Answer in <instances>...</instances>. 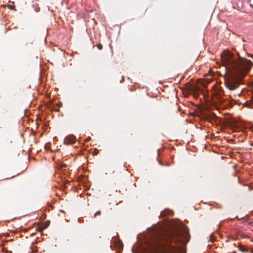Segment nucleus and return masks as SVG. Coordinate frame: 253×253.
Segmentation results:
<instances>
[{
	"label": "nucleus",
	"mask_w": 253,
	"mask_h": 253,
	"mask_svg": "<svg viewBox=\"0 0 253 253\" xmlns=\"http://www.w3.org/2000/svg\"><path fill=\"white\" fill-rule=\"evenodd\" d=\"M184 233L177 229L170 232L153 231L152 237L140 245V253H186L185 245L189 240L188 229Z\"/></svg>",
	"instance_id": "obj_1"
},
{
	"label": "nucleus",
	"mask_w": 253,
	"mask_h": 253,
	"mask_svg": "<svg viewBox=\"0 0 253 253\" xmlns=\"http://www.w3.org/2000/svg\"><path fill=\"white\" fill-rule=\"evenodd\" d=\"M221 58L226 68V86L230 90H234L237 87V61L234 54L229 50L222 53Z\"/></svg>",
	"instance_id": "obj_2"
},
{
	"label": "nucleus",
	"mask_w": 253,
	"mask_h": 253,
	"mask_svg": "<svg viewBox=\"0 0 253 253\" xmlns=\"http://www.w3.org/2000/svg\"><path fill=\"white\" fill-rule=\"evenodd\" d=\"M253 65V62L246 59L245 57H241L238 54V89L241 90L240 94L238 96H244L245 88L240 87V85L249 86L253 88V82L249 84L248 82L242 80L248 74L251 67Z\"/></svg>",
	"instance_id": "obj_3"
},
{
	"label": "nucleus",
	"mask_w": 253,
	"mask_h": 253,
	"mask_svg": "<svg viewBox=\"0 0 253 253\" xmlns=\"http://www.w3.org/2000/svg\"><path fill=\"white\" fill-rule=\"evenodd\" d=\"M224 92L221 88L216 85L213 87L211 92L212 99L214 103L216 105H222L225 102V99L223 98Z\"/></svg>",
	"instance_id": "obj_4"
},
{
	"label": "nucleus",
	"mask_w": 253,
	"mask_h": 253,
	"mask_svg": "<svg viewBox=\"0 0 253 253\" xmlns=\"http://www.w3.org/2000/svg\"><path fill=\"white\" fill-rule=\"evenodd\" d=\"M238 142H243L246 138L245 130L248 126H247L245 122L242 121L238 117Z\"/></svg>",
	"instance_id": "obj_5"
},
{
	"label": "nucleus",
	"mask_w": 253,
	"mask_h": 253,
	"mask_svg": "<svg viewBox=\"0 0 253 253\" xmlns=\"http://www.w3.org/2000/svg\"><path fill=\"white\" fill-rule=\"evenodd\" d=\"M227 125L234 132L237 131V121L235 119L231 118L227 121Z\"/></svg>",
	"instance_id": "obj_6"
},
{
	"label": "nucleus",
	"mask_w": 253,
	"mask_h": 253,
	"mask_svg": "<svg viewBox=\"0 0 253 253\" xmlns=\"http://www.w3.org/2000/svg\"><path fill=\"white\" fill-rule=\"evenodd\" d=\"M76 141V137L73 135H69L66 136L64 139L66 144L70 145L74 144Z\"/></svg>",
	"instance_id": "obj_7"
},
{
	"label": "nucleus",
	"mask_w": 253,
	"mask_h": 253,
	"mask_svg": "<svg viewBox=\"0 0 253 253\" xmlns=\"http://www.w3.org/2000/svg\"><path fill=\"white\" fill-rule=\"evenodd\" d=\"M113 238L114 246L119 250V252H121L123 247V243L120 240L116 239L115 237H113Z\"/></svg>",
	"instance_id": "obj_8"
},
{
	"label": "nucleus",
	"mask_w": 253,
	"mask_h": 253,
	"mask_svg": "<svg viewBox=\"0 0 253 253\" xmlns=\"http://www.w3.org/2000/svg\"><path fill=\"white\" fill-rule=\"evenodd\" d=\"M173 215V212L169 209H165L163 211H162L160 213V216L162 217L167 215L172 216Z\"/></svg>",
	"instance_id": "obj_9"
},
{
	"label": "nucleus",
	"mask_w": 253,
	"mask_h": 253,
	"mask_svg": "<svg viewBox=\"0 0 253 253\" xmlns=\"http://www.w3.org/2000/svg\"><path fill=\"white\" fill-rule=\"evenodd\" d=\"M238 250L243 253H246L248 252V248L244 245L240 244L238 243Z\"/></svg>",
	"instance_id": "obj_10"
},
{
	"label": "nucleus",
	"mask_w": 253,
	"mask_h": 253,
	"mask_svg": "<svg viewBox=\"0 0 253 253\" xmlns=\"http://www.w3.org/2000/svg\"><path fill=\"white\" fill-rule=\"evenodd\" d=\"M209 241L211 242H213L215 241V237L214 236L213 233L210 235Z\"/></svg>",
	"instance_id": "obj_11"
},
{
	"label": "nucleus",
	"mask_w": 253,
	"mask_h": 253,
	"mask_svg": "<svg viewBox=\"0 0 253 253\" xmlns=\"http://www.w3.org/2000/svg\"><path fill=\"white\" fill-rule=\"evenodd\" d=\"M97 46L99 50H101L102 49V45L101 44H98Z\"/></svg>",
	"instance_id": "obj_12"
},
{
	"label": "nucleus",
	"mask_w": 253,
	"mask_h": 253,
	"mask_svg": "<svg viewBox=\"0 0 253 253\" xmlns=\"http://www.w3.org/2000/svg\"><path fill=\"white\" fill-rule=\"evenodd\" d=\"M249 105L250 104L248 101H247L245 103H244V105L246 107H249Z\"/></svg>",
	"instance_id": "obj_13"
},
{
	"label": "nucleus",
	"mask_w": 253,
	"mask_h": 253,
	"mask_svg": "<svg viewBox=\"0 0 253 253\" xmlns=\"http://www.w3.org/2000/svg\"><path fill=\"white\" fill-rule=\"evenodd\" d=\"M100 211H97L95 214H94V217H96V216L100 214Z\"/></svg>",
	"instance_id": "obj_14"
},
{
	"label": "nucleus",
	"mask_w": 253,
	"mask_h": 253,
	"mask_svg": "<svg viewBox=\"0 0 253 253\" xmlns=\"http://www.w3.org/2000/svg\"><path fill=\"white\" fill-rule=\"evenodd\" d=\"M8 7L11 10H14V7L13 6H11V5H9Z\"/></svg>",
	"instance_id": "obj_15"
},
{
	"label": "nucleus",
	"mask_w": 253,
	"mask_h": 253,
	"mask_svg": "<svg viewBox=\"0 0 253 253\" xmlns=\"http://www.w3.org/2000/svg\"><path fill=\"white\" fill-rule=\"evenodd\" d=\"M131 251L132 252V253H135V249L134 248V247H132V249H131Z\"/></svg>",
	"instance_id": "obj_16"
},
{
	"label": "nucleus",
	"mask_w": 253,
	"mask_h": 253,
	"mask_svg": "<svg viewBox=\"0 0 253 253\" xmlns=\"http://www.w3.org/2000/svg\"><path fill=\"white\" fill-rule=\"evenodd\" d=\"M242 104V102H239V100H238V106L240 105V104Z\"/></svg>",
	"instance_id": "obj_17"
},
{
	"label": "nucleus",
	"mask_w": 253,
	"mask_h": 253,
	"mask_svg": "<svg viewBox=\"0 0 253 253\" xmlns=\"http://www.w3.org/2000/svg\"><path fill=\"white\" fill-rule=\"evenodd\" d=\"M251 129L253 132V125L251 127Z\"/></svg>",
	"instance_id": "obj_18"
},
{
	"label": "nucleus",
	"mask_w": 253,
	"mask_h": 253,
	"mask_svg": "<svg viewBox=\"0 0 253 253\" xmlns=\"http://www.w3.org/2000/svg\"><path fill=\"white\" fill-rule=\"evenodd\" d=\"M62 106V103L61 102H60V103H59V107H61Z\"/></svg>",
	"instance_id": "obj_19"
},
{
	"label": "nucleus",
	"mask_w": 253,
	"mask_h": 253,
	"mask_svg": "<svg viewBox=\"0 0 253 253\" xmlns=\"http://www.w3.org/2000/svg\"><path fill=\"white\" fill-rule=\"evenodd\" d=\"M238 183H241L240 178L238 177Z\"/></svg>",
	"instance_id": "obj_20"
},
{
	"label": "nucleus",
	"mask_w": 253,
	"mask_h": 253,
	"mask_svg": "<svg viewBox=\"0 0 253 253\" xmlns=\"http://www.w3.org/2000/svg\"><path fill=\"white\" fill-rule=\"evenodd\" d=\"M236 166H237V165H236V164H235V165H234L233 166V167H234V168H236Z\"/></svg>",
	"instance_id": "obj_21"
},
{
	"label": "nucleus",
	"mask_w": 253,
	"mask_h": 253,
	"mask_svg": "<svg viewBox=\"0 0 253 253\" xmlns=\"http://www.w3.org/2000/svg\"><path fill=\"white\" fill-rule=\"evenodd\" d=\"M237 173V170H235V174H236Z\"/></svg>",
	"instance_id": "obj_22"
},
{
	"label": "nucleus",
	"mask_w": 253,
	"mask_h": 253,
	"mask_svg": "<svg viewBox=\"0 0 253 253\" xmlns=\"http://www.w3.org/2000/svg\"><path fill=\"white\" fill-rule=\"evenodd\" d=\"M159 163H160L161 165H163V164L160 162H159Z\"/></svg>",
	"instance_id": "obj_23"
},
{
	"label": "nucleus",
	"mask_w": 253,
	"mask_h": 253,
	"mask_svg": "<svg viewBox=\"0 0 253 253\" xmlns=\"http://www.w3.org/2000/svg\"><path fill=\"white\" fill-rule=\"evenodd\" d=\"M251 57L253 59V55H251Z\"/></svg>",
	"instance_id": "obj_24"
},
{
	"label": "nucleus",
	"mask_w": 253,
	"mask_h": 253,
	"mask_svg": "<svg viewBox=\"0 0 253 253\" xmlns=\"http://www.w3.org/2000/svg\"><path fill=\"white\" fill-rule=\"evenodd\" d=\"M252 213L253 214V211H252Z\"/></svg>",
	"instance_id": "obj_25"
}]
</instances>
